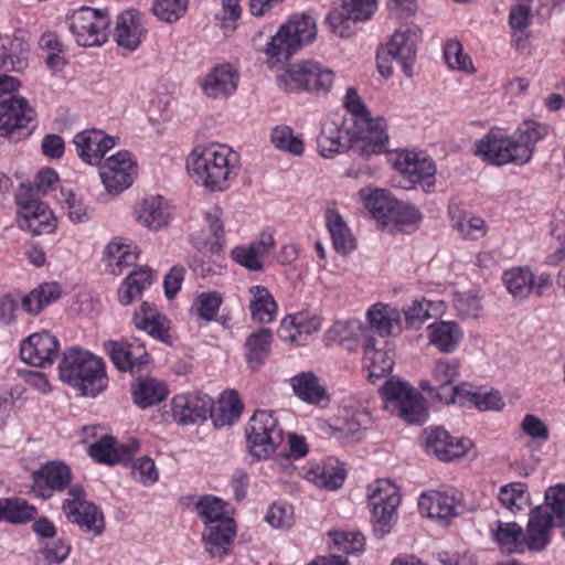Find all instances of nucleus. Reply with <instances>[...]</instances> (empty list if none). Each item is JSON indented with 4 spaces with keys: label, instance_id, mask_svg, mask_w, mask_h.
Listing matches in <instances>:
<instances>
[{
    "label": "nucleus",
    "instance_id": "obj_1",
    "mask_svg": "<svg viewBox=\"0 0 565 565\" xmlns=\"http://www.w3.org/2000/svg\"><path fill=\"white\" fill-rule=\"evenodd\" d=\"M239 167V154L221 143L196 147L186 159L189 174L211 192L226 191L238 175Z\"/></svg>",
    "mask_w": 565,
    "mask_h": 565
},
{
    "label": "nucleus",
    "instance_id": "obj_2",
    "mask_svg": "<svg viewBox=\"0 0 565 565\" xmlns=\"http://www.w3.org/2000/svg\"><path fill=\"white\" fill-rule=\"evenodd\" d=\"M475 154L492 166L530 161V121L524 120L512 135L498 127L491 128L476 142Z\"/></svg>",
    "mask_w": 565,
    "mask_h": 565
},
{
    "label": "nucleus",
    "instance_id": "obj_3",
    "mask_svg": "<svg viewBox=\"0 0 565 565\" xmlns=\"http://www.w3.org/2000/svg\"><path fill=\"white\" fill-rule=\"evenodd\" d=\"M58 375L84 396L95 397L105 391L108 377L105 363L88 351L71 348L63 353Z\"/></svg>",
    "mask_w": 565,
    "mask_h": 565
},
{
    "label": "nucleus",
    "instance_id": "obj_4",
    "mask_svg": "<svg viewBox=\"0 0 565 565\" xmlns=\"http://www.w3.org/2000/svg\"><path fill=\"white\" fill-rule=\"evenodd\" d=\"M277 82L286 92H308L316 96H326L333 85L334 73L317 61L306 60L288 65L277 76Z\"/></svg>",
    "mask_w": 565,
    "mask_h": 565
},
{
    "label": "nucleus",
    "instance_id": "obj_5",
    "mask_svg": "<svg viewBox=\"0 0 565 565\" xmlns=\"http://www.w3.org/2000/svg\"><path fill=\"white\" fill-rule=\"evenodd\" d=\"M317 36V22L306 13L292 15L271 36L265 52L278 62L287 61L300 47L311 43Z\"/></svg>",
    "mask_w": 565,
    "mask_h": 565
},
{
    "label": "nucleus",
    "instance_id": "obj_6",
    "mask_svg": "<svg viewBox=\"0 0 565 565\" xmlns=\"http://www.w3.org/2000/svg\"><path fill=\"white\" fill-rule=\"evenodd\" d=\"M420 36L422 30L417 26L396 30L386 45L377 52L379 72L385 77L391 76L393 73L392 62H395L401 66L405 76L412 77Z\"/></svg>",
    "mask_w": 565,
    "mask_h": 565
},
{
    "label": "nucleus",
    "instance_id": "obj_7",
    "mask_svg": "<svg viewBox=\"0 0 565 565\" xmlns=\"http://www.w3.org/2000/svg\"><path fill=\"white\" fill-rule=\"evenodd\" d=\"M545 505L532 511V551H542L551 542L554 519L565 518V484L545 491Z\"/></svg>",
    "mask_w": 565,
    "mask_h": 565
},
{
    "label": "nucleus",
    "instance_id": "obj_8",
    "mask_svg": "<svg viewBox=\"0 0 565 565\" xmlns=\"http://www.w3.org/2000/svg\"><path fill=\"white\" fill-rule=\"evenodd\" d=\"M375 534L383 537L391 532L401 503L398 488L388 479H379L367 487Z\"/></svg>",
    "mask_w": 565,
    "mask_h": 565
},
{
    "label": "nucleus",
    "instance_id": "obj_9",
    "mask_svg": "<svg viewBox=\"0 0 565 565\" xmlns=\"http://www.w3.org/2000/svg\"><path fill=\"white\" fill-rule=\"evenodd\" d=\"M36 127L35 110L21 96L0 99V136L18 142L29 137Z\"/></svg>",
    "mask_w": 565,
    "mask_h": 565
},
{
    "label": "nucleus",
    "instance_id": "obj_10",
    "mask_svg": "<svg viewBox=\"0 0 565 565\" xmlns=\"http://www.w3.org/2000/svg\"><path fill=\"white\" fill-rule=\"evenodd\" d=\"M249 452L256 459L268 458L282 443V429L268 411H257L246 430Z\"/></svg>",
    "mask_w": 565,
    "mask_h": 565
},
{
    "label": "nucleus",
    "instance_id": "obj_11",
    "mask_svg": "<svg viewBox=\"0 0 565 565\" xmlns=\"http://www.w3.org/2000/svg\"><path fill=\"white\" fill-rule=\"evenodd\" d=\"M109 18L100 10L82 7L68 18V29L79 46H102L108 40Z\"/></svg>",
    "mask_w": 565,
    "mask_h": 565
},
{
    "label": "nucleus",
    "instance_id": "obj_12",
    "mask_svg": "<svg viewBox=\"0 0 565 565\" xmlns=\"http://www.w3.org/2000/svg\"><path fill=\"white\" fill-rule=\"evenodd\" d=\"M343 104L359 124L365 125L366 135L364 139H366V142L361 148L362 154L369 156L383 152L388 141L384 120L382 118H371L364 102L354 87L347 89Z\"/></svg>",
    "mask_w": 565,
    "mask_h": 565
},
{
    "label": "nucleus",
    "instance_id": "obj_13",
    "mask_svg": "<svg viewBox=\"0 0 565 565\" xmlns=\"http://www.w3.org/2000/svg\"><path fill=\"white\" fill-rule=\"evenodd\" d=\"M418 508L429 519H434L444 525H448L452 519L466 512L462 494L451 488L423 493L418 500Z\"/></svg>",
    "mask_w": 565,
    "mask_h": 565
},
{
    "label": "nucleus",
    "instance_id": "obj_14",
    "mask_svg": "<svg viewBox=\"0 0 565 565\" xmlns=\"http://www.w3.org/2000/svg\"><path fill=\"white\" fill-rule=\"evenodd\" d=\"M63 511L67 519L78 524L85 532L100 535L105 529L104 515L93 503L84 499V490L81 486H73L63 502Z\"/></svg>",
    "mask_w": 565,
    "mask_h": 565
},
{
    "label": "nucleus",
    "instance_id": "obj_15",
    "mask_svg": "<svg viewBox=\"0 0 565 565\" xmlns=\"http://www.w3.org/2000/svg\"><path fill=\"white\" fill-rule=\"evenodd\" d=\"M394 168L404 179V188L420 185L424 192L430 193L435 185L436 167L431 159L415 151L397 153Z\"/></svg>",
    "mask_w": 565,
    "mask_h": 565
},
{
    "label": "nucleus",
    "instance_id": "obj_16",
    "mask_svg": "<svg viewBox=\"0 0 565 565\" xmlns=\"http://www.w3.org/2000/svg\"><path fill=\"white\" fill-rule=\"evenodd\" d=\"M97 166L102 182L109 193L128 189L137 174V166L129 151H119Z\"/></svg>",
    "mask_w": 565,
    "mask_h": 565
},
{
    "label": "nucleus",
    "instance_id": "obj_17",
    "mask_svg": "<svg viewBox=\"0 0 565 565\" xmlns=\"http://www.w3.org/2000/svg\"><path fill=\"white\" fill-rule=\"evenodd\" d=\"M425 451L441 461L461 458L472 448L469 438H455L443 427L427 428L423 435Z\"/></svg>",
    "mask_w": 565,
    "mask_h": 565
},
{
    "label": "nucleus",
    "instance_id": "obj_18",
    "mask_svg": "<svg viewBox=\"0 0 565 565\" xmlns=\"http://www.w3.org/2000/svg\"><path fill=\"white\" fill-rule=\"evenodd\" d=\"M104 349L113 364L124 372L140 371L150 358L145 343L134 337L118 341L108 340L104 343Z\"/></svg>",
    "mask_w": 565,
    "mask_h": 565
},
{
    "label": "nucleus",
    "instance_id": "obj_19",
    "mask_svg": "<svg viewBox=\"0 0 565 565\" xmlns=\"http://www.w3.org/2000/svg\"><path fill=\"white\" fill-rule=\"evenodd\" d=\"M376 10V0H343L340 8L332 10L327 22L339 36H349L358 21L369 20Z\"/></svg>",
    "mask_w": 565,
    "mask_h": 565
},
{
    "label": "nucleus",
    "instance_id": "obj_20",
    "mask_svg": "<svg viewBox=\"0 0 565 565\" xmlns=\"http://www.w3.org/2000/svg\"><path fill=\"white\" fill-rule=\"evenodd\" d=\"M460 363L457 359H445L435 362L431 370V381H422L424 391L436 392L446 404L455 403L459 387L454 385L459 375Z\"/></svg>",
    "mask_w": 565,
    "mask_h": 565
},
{
    "label": "nucleus",
    "instance_id": "obj_21",
    "mask_svg": "<svg viewBox=\"0 0 565 565\" xmlns=\"http://www.w3.org/2000/svg\"><path fill=\"white\" fill-rule=\"evenodd\" d=\"M32 480V492L42 499H49L53 492L63 491L68 487L72 472L65 463L51 461L33 472Z\"/></svg>",
    "mask_w": 565,
    "mask_h": 565
},
{
    "label": "nucleus",
    "instance_id": "obj_22",
    "mask_svg": "<svg viewBox=\"0 0 565 565\" xmlns=\"http://www.w3.org/2000/svg\"><path fill=\"white\" fill-rule=\"evenodd\" d=\"M58 348V341L53 334L46 331L36 332L22 342L20 355L30 365L46 367L52 365Z\"/></svg>",
    "mask_w": 565,
    "mask_h": 565
},
{
    "label": "nucleus",
    "instance_id": "obj_23",
    "mask_svg": "<svg viewBox=\"0 0 565 565\" xmlns=\"http://www.w3.org/2000/svg\"><path fill=\"white\" fill-rule=\"evenodd\" d=\"M213 399L202 393L179 394L172 399V416L180 425L205 420L211 413Z\"/></svg>",
    "mask_w": 565,
    "mask_h": 565
},
{
    "label": "nucleus",
    "instance_id": "obj_24",
    "mask_svg": "<svg viewBox=\"0 0 565 565\" xmlns=\"http://www.w3.org/2000/svg\"><path fill=\"white\" fill-rule=\"evenodd\" d=\"M364 349V364L369 371V380L375 383L390 374L394 365V354L388 348L387 340H379L371 333L366 334Z\"/></svg>",
    "mask_w": 565,
    "mask_h": 565
},
{
    "label": "nucleus",
    "instance_id": "obj_25",
    "mask_svg": "<svg viewBox=\"0 0 565 565\" xmlns=\"http://www.w3.org/2000/svg\"><path fill=\"white\" fill-rule=\"evenodd\" d=\"M239 74L231 64H217L201 79L203 94L213 99L233 95L238 86Z\"/></svg>",
    "mask_w": 565,
    "mask_h": 565
},
{
    "label": "nucleus",
    "instance_id": "obj_26",
    "mask_svg": "<svg viewBox=\"0 0 565 565\" xmlns=\"http://www.w3.org/2000/svg\"><path fill=\"white\" fill-rule=\"evenodd\" d=\"M73 143L84 162L99 164L104 156L115 147L116 139L99 129H89L76 134Z\"/></svg>",
    "mask_w": 565,
    "mask_h": 565
},
{
    "label": "nucleus",
    "instance_id": "obj_27",
    "mask_svg": "<svg viewBox=\"0 0 565 565\" xmlns=\"http://www.w3.org/2000/svg\"><path fill=\"white\" fill-rule=\"evenodd\" d=\"M137 329L147 332L153 339L172 345V337L169 333V320L157 308L148 302H142L132 317Z\"/></svg>",
    "mask_w": 565,
    "mask_h": 565
},
{
    "label": "nucleus",
    "instance_id": "obj_28",
    "mask_svg": "<svg viewBox=\"0 0 565 565\" xmlns=\"http://www.w3.org/2000/svg\"><path fill=\"white\" fill-rule=\"evenodd\" d=\"M491 539L498 545L500 551L505 554L523 553L530 548V541L516 522L495 521L490 529Z\"/></svg>",
    "mask_w": 565,
    "mask_h": 565
},
{
    "label": "nucleus",
    "instance_id": "obj_29",
    "mask_svg": "<svg viewBox=\"0 0 565 565\" xmlns=\"http://www.w3.org/2000/svg\"><path fill=\"white\" fill-rule=\"evenodd\" d=\"M145 33L142 17L137 10L129 9L118 15L115 40L120 47L130 52L137 50Z\"/></svg>",
    "mask_w": 565,
    "mask_h": 565
},
{
    "label": "nucleus",
    "instance_id": "obj_30",
    "mask_svg": "<svg viewBox=\"0 0 565 565\" xmlns=\"http://www.w3.org/2000/svg\"><path fill=\"white\" fill-rule=\"evenodd\" d=\"M320 319L305 313L288 316L280 322L278 335L281 340L297 345L307 343L308 338L320 330Z\"/></svg>",
    "mask_w": 565,
    "mask_h": 565
},
{
    "label": "nucleus",
    "instance_id": "obj_31",
    "mask_svg": "<svg viewBox=\"0 0 565 565\" xmlns=\"http://www.w3.org/2000/svg\"><path fill=\"white\" fill-rule=\"evenodd\" d=\"M137 221L149 230H159L170 221L169 204L161 195L141 200L135 210Z\"/></svg>",
    "mask_w": 565,
    "mask_h": 565
},
{
    "label": "nucleus",
    "instance_id": "obj_32",
    "mask_svg": "<svg viewBox=\"0 0 565 565\" xmlns=\"http://www.w3.org/2000/svg\"><path fill=\"white\" fill-rule=\"evenodd\" d=\"M236 535L234 521H223V523L205 526L202 539L206 552L212 557H223L231 551L233 539Z\"/></svg>",
    "mask_w": 565,
    "mask_h": 565
},
{
    "label": "nucleus",
    "instance_id": "obj_33",
    "mask_svg": "<svg viewBox=\"0 0 565 565\" xmlns=\"http://www.w3.org/2000/svg\"><path fill=\"white\" fill-rule=\"evenodd\" d=\"M448 215L452 228L466 239L477 241L487 234L486 221L480 216L468 213L459 203L452 202L448 205Z\"/></svg>",
    "mask_w": 565,
    "mask_h": 565
},
{
    "label": "nucleus",
    "instance_id": "obj_34",
    "mask_svg": "<svg viewBox=\"0 0 565 565\" xmlns=\"http://www.w3.org/2000/svg\"><path fill=\"white\" fill-rule=\"evenodd\" d=\"M18 224L21 230L33 235L52 233L56 226L53 212L43 202L18 212Z\"/></svg>",
    "mask_w": 565,
    "mask_h": 565
},
{
    "label": "nucleus",
    "instance_id": "obj_35",
    "mask_svg": "<svg viewBox=\"0 0 565 565\" xmlns=\"http://www.w3.org/2000/svg\"><path fill=\"white\" fill-rule=\"evenodd\" d=\"M136 247L122 238H114L104 250V263L111 275H120L124 269L137 260Z\"/></svg>",
    "mask_w": 565,
    "mask_h": 565
},
{
    "label": "nucleus",
    "instance_id": "obj_36",
    "mask_svg": "<svg viewBox=\"0 0 565 565\" xmlns=\"http://www.w3.org/2000/svg\"><path fill=\"white\" fill-rule=\"evenodd\" d=\"M360 196L373 218L381 223L382 226L390 223V217L392 212H394L396 200L388 191L383 189H362L360 191Z\"/></svg>",
    "mask_w": 565,
    "mask_h": 565
},
{
    "label": "nucleus",
    "instance_id": "obj_37",
    "mask_svg": "<svg viewBox=\"0 0 565 565\" xmlns=\"http://www.w3.org/2000/svg\"><path fill=\"white\" fill-rule=\"evenodd\" d=\"M367 322L371 331L380 335V340H386L395 330L399 331L401 312L386 305L377 303L367 311Z\"/></svg>",
    "mask_w": 565,
    "mask_h": 565
},
{
    "label": "nucleus",
    "instance_id": "obj_38",
    "mask_svg": "<svg viewBox=\"0 0 565 565\" xmlns=\"http://www.w3.org/2000/svg\"><path fill=\"white\" fill-rule=\"evenodd\" d=\"M292 390L298 398L308 404H327L329 402L324 387L312 372H301L290 380Z\"/></svg>",
    "mask_w": 565,
    "mask_h": 565
},
{
    "label": "nucleus",
    "instance_id": "obj_39",
    "mask_svg": "<svg viewBox=\"0 0 565 565\" xmlns=\"http://www.w3.org/2000/svg\"><path fill=\"white\" fill-rule=\"evenodd\" d=\"M154 280V273L147 266L132 270L118 290L119 302L124 306L130 305L139 298Z\"/></svg>",
    "mask_w": 565,
    "mask_h": 565
},
{
    "label": "nucleus",
    "instance_id": "obj_40",
    "mask_svg": "<svg viewBox=\"0 0 565 565\" xmlns=\"http://www.w3.org/2000/svg\"><path fill=\"white\" fill-rule=\"evenodd\" d=\"M273 342V332L268 328H260L250 333L245 342L246 361L252 370L259 369L269 356Z\"/></svg>",
    "mask_w": 565,
    "mask_h": 565
},
{
    "label": "nucleus",
    "instance_id": "obj_41",
    "mask_svg": "<svg viewBox=\"0 0 565 565\" xmlns=\"http://www.w3.org/2000/svg\"><path fill=\"white\" fill-rule=\"evenodd\" d=\"M462 335L463 333L456 322L440 321L428 327L429 342L440 352H454Z\"/></svg>",
    "mask_w": 565,
    "mask_h": 565
},
{
    "label": "nucleus",
    "instance_id": "obj_42",
    "mask_svg": "<svg viewBox=\"0 0 565 565\" xmlns=\"http://www.w3.org/2000/svg\"><path fill=\"white\" fill-rule=\"evenodd\" d=\"M347 131L339 122L328 120L323 124L318 137V149L322 157L333 158L341 153L347 148Z\"/></svg>",
    "mask_w": 565,
    "mask_h": 565
},
{
    "label": "nucleus",
    "instance_id": "obj_43",
    "mask_svg": "<svg viewBox=\"0 0 565 565\" xmlns=\"http://www.w3.org/2000/svg\"><path fill=\"white\" fill-rule=\"evenodd\" d=\"M305 478L320 488L335 490L342 486L345 472L338 462L329 461L308 468L305 471Z\"/></svg>",
    "mask_w": 565,
    "mask_h": 565
},
{
    "label": "nucleus",
    "instance_id": "obj_44",
    "mask_svg": "<svg viewBox=\"0 0 565 565\" xmlns=\"http://www.w3.org/2000/svg\"><path fill=\"white\" fill-rule=\"evenodd\" d=\"M518 4L510 9L509 25L511 28V42L516 50L523 51L527 46V28L530 25V0H518Z\"/></svg>",
    "mask_w": 565,
    "mask_h": 565
},
{
    "label": "nucleus",
    "instance_id": "obj_45",
    "mask_svg": "<svg viewBox=\"0 0 565 565\" xmlns=\"http://www.w3.org/2000/svg\"><path fill=\"white\" fill-rule=\"evenodd\" d=\"M249 294L252 295L249 302L252 319L260 324L273 322L277 313V303L268 289L259 285L253 286Z\"/></svg>",
    "mask_w": 565,
    "mask_h": 565
},
{
    "label": "nucleus",
    "instance_id": "obj_46",
    "mask_svg": "<svg viewBox=\"0 0 565 565\" xmlns=\"http://www.w3.org/2000/svg\"><path fill=\"white\" fill-rule=\"evenodd\" d=\"M134 403L140 408H148L161 403L168 395L167 386L152 377L140 379L131 388Z\"/></svg>",
    "mask_w": 565,
    "mask_h": 565
},
{
    "label": "nucleus",
    "instance_id": "obj_47",
    "mask_svg": "<svg viewBox=\"0 0 565 565\" xmlns=\"http://www.w3.org/2000/svg\"><path fill=\"white\" fill-rule=\"evenodd\" d=\"M326 223L330 232L334 249L348 254L355 247V239L339 212L329 207L326 211Z\"/></svg>",
    "mask_w": 565,
    "mask_h": 565
},
{
    "label": "nucleus",
    "instance_id": "obj_48",
    "mask_svg": "<svg viewBox=\"0 0 565 565\" xmlns=\"http://www.w3.org/2000/svg\"><path fill=\"white\" fill-rule=\"evenodd\" d=\"M242 409L243 405L237 392L230 391L222 396L216 408L211 407L209 416L217 427L230 426L239 418Z\"/></svg>",
    "mask_w": 565,
    "mask_h": 565
},
{
    "label": "nucleus",
    "instance_id": "obj_49",
    "mask_svg": "<svg viewBox=\"0 0 565 565\" xmlns=\"http://www.w3.org/2000/svg\"><path fill=\"white\" fill-rule=\"evenodd\" d=\"M226 503L214 495H204L195 504L198 515L203 520L205 526L234 521L225 511Z\"/></svg>",
    "mask_w": 565,
    "mask_h": 565
},
{
    "label": "nucleus",
    "instance_id": "obj_50",
    "mask_svg": "<svg viewBox=\"0 0 565 565\" xmlns=\"http://www.w3.org/2000/svg\"><path fill=\"white\" fill-rule=\"evenodd\" d=\"M499 501L512 513L521 511L524 505L530 503L527 486L523 482H511L502 486L499 491Z\"/></svg>",
    "mask_w": 565,
    "mask_h": 565
},
{
    "label": "nucleus",
    "instance_id": "obj_51",
    "mask_svg": "<svg viewBox=\"0 0 565 565\" xmlns=\"http://www.w3.org/2000/svg\"><path fill=\"white\" fill-rule=\"evenodd\" d=\"M189 9V0H152L151 12L161 22L172 24L182 19Z\"/></svg>",
    "mask_w": 565,
    "mask_h": 565
},
{
    "label": "nucleus",
    "instance_id": "obj_52",
    "mask_svg": "<svg viewBox=\"0 0 565 565\" xmlns=\"http://www.w3.org/2000/svg\"><path fill=\"white\" fill-rule=\"evenodd\" d=\"M270 141L276 149L288 152L292 156H301L305 145L301 138L294 136L292 129L288 126H277L271 130Z\"/></svg>",
    "mask_w": 565,
    "mask_h": 565
},
{
    "label": "nucleus",
    "instance_id": "obj_53",
    "mask_svg": "<svg viewBox=\"0 0 565 565\" xmlns=\"http://www.w3.org/2000/svg\"><path fill=\"white\" fill-rule=\"evenodd\" d=\"M503 282L515 299L523 300L530 295V271L526 267H514L505 270Z\"/></svg>",
    "mask_w": 565,
    "mask_h": 565
},
{
    "label": "nucleus",
    "instance_id": "obj_54",
    "mask_svg": "<svg viewBox=\"0 0 565 565\" xmlns=\"http://www.w3.org/2000/svg\"><path fill=\"white\" fill-rule=\"evenodd\" d=\"M398 415L409 424L422 425L428 416L426 401L417 391H414V396H408L398 406Z\"/></svg>",
    "mask_w": 565,
    "mask_h": 565
},
{
    "label": "nucleus",
    "instance_id": "obj_55",
    "mask_svg": "<svg viewBox=\"0 0 565 565\" xmlns=\"http://www.w3.org/2000/svg\"><path fill=\"white\" fill-rule=\"evenodd\" d=\"M3 511L4 520L14 524L28 522L36 514L35 507L22 498L3 499Z\"/></svg>",
    "mask_w": 565,
    "mask_h": 565
},
{
    "label": "nucleus",
    "instance_id": "obj_56",
    "mask_svg": "<svg viewBox=\"0 0 565 565\" xmlns=\"http://www.w3.org/2000/svg\"><path fill=\"white\" fill-rule=\"evenodd\" d=\"M115 445V438L106 435L89 446L88 454L97 462L114 465L125 459Z\"/></svg>",
    "mask_w": 565,
    "mask_h": 565
},
{
    "label": "nucleus",
    "instance_id": "obj_57",
    "mask_svg": "<svg viewBox=\"0 0 565 565\" xmlns=\"http://www.w3.org/2000/svg\"><path fill=\"white\" fill-rule=\"evenodd\" d=\"M222 303V294L217 291H207L201 292L195 297L193 308L200 319L204 321H212L215 319Z\"/></svg>",
    "mask_w": 565,
    "mask_h": 565
},
{
    "label": "nucleus",
    "instance_id": "obj_58",
    "mask_svg": "<svg viewBox=\"0 0 565 565\" xmlns=\"http://www.w3.org/2000/svg\"><path fill=\"white\" fill-rule=\"evenodd\" d=\"M23 51V43L18 39L10 43L9 49L2 45L0 47V67L8 72L22 71L26 66Z\"/></svg>",
    "mask_w": 565,
    "mask_h": 565
},
{
    "label": "nucleus",
    "instance_id": "obj_59",
    "mask_svg": "<svg viewBox=\"0 0 565 565\" xmlns=\"http://www.w3.org/2000/svg\"><path fill=\"white\" fill-rule=\"evenodd\" d=\"M241 15V0H222V9L215 18L220 21L224 35L227 36L236 30Z\"/></svg>",
    "mask_w": 565,
    "mask_h": 565
},
{
    "label": "nucleus",
    "instance_id": "obj_60",
    "mask_svg": "<svg viewBox=\"0 0 565 565\" xmlns=\"http://www.w3.org/2000/svg\"><path fill=\"white\" fill-rule=\"evenodd\" d=\"M444 57L451 70L473 72L471 58L463 54V49L460 42L450 40L446 43L444 50Z\"/></svg>",
    "mask_w": 565,
    "mask_h": 565
},
{
    "label": "nucleus",
    "instance_id": "obj_61",
    "mask_svg": "<svg viewBox=\"0 0 565 565\" xmlns=\"http://www.w3.org/2000/svg\"><path fill=\"white\" fill-rule=\"evenodd\" d=\"M232 258L235 263L252 271L262 270L264 267L262 252H258L252 244L236 246L232 250Z\"/></svg>",
    "mask_w": 565,
    "mask_h": 565
},
{
    "label": "nucleus",
    "instance_id": "obj_62",
    "mask_svg": "<svg viewBox=\"0 0 565 565\" xmlns=\"http://www.w3.org/2000/svg\"><path fill=\"white\" fill-rule=\"evenodd\" d=\"M131 473L143 486H151L158 481L159 472L150 457H140L132 461Z\"/></svg>",
    "mask_w": 565,
    "mask_h": 565
},
{
    "label": "nucleus",
    "instance_id": "obj_63",
    "mask_svg": "<svg viewBox=\"0 0 565 565\" xmlns=\"http://www.w3.org/2000/svg\"><path fill=\"white\" fill-rule=\"evenodd\" d=\"M380 391L386 401L396 402L397 406H399L408 396H414V391L416 390L406 382L391 379L384 383Z\"/></svg>",
    "mask_w": 565,
    "mask_h": 565
},
{
    "label": "nucleus",
    "instance_id": "obj_64",
    "mask_svg": "<svg viewBox=\"0 0 565 565\" xmlns=\"http://www.w3.org/2000/svg\"><path fill=\"white\" fill-rule=\"evenodd\" d=\"M420 220L422 213L416 206L396 201L394 212H392L390 217V223L392 222L402 226H416Z\"/></svg>",
    "mask_w": 565,
    "mask_h": 565
}]
</instances>
